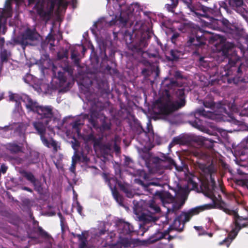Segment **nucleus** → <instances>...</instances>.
Wrapping results in <instances>:
<instances>
[{"label": "nucleus", "mask_w": 248, "mask_h": 248, "mask_svg": "<svg viewBox=\"0 0 248 248\" xmlns=\"http://www.w3.org/2000/svg\"><path fill=\"white\" fill-rule=\"evenodd\" d=\"M17 38V36L13 38L10 41H8L6 42V45H10L12 47H14L16 45H20V43H18L16 41V39Z\"/></svg>", "instance_id": "obj_56"}, {"label": "nucleus", "mask_w": 248, "mask_h": 248, "mask_svg": "<svg viewBox=\"0 0 248 248\" xmlns=\"http://www.w3.org/2000/svg\"><path fill=\"white\" fill-rule=\"evenodd\" d=\"M41 139L42 141V142L43 144L46 146V147H49L50 143L49 142L47 139L45 137V135H43L42 136H40Z\"/></svg>", "instance_id": "obj_57"}, {"label": "nucleus", "mask_w": 248, "mask_h": 248, "mask_svg": "<svg viewBox=\"0 0 248 248\" xmlns=\"http://www.w3.org/2000/svg\"><path fill=\"white\" fill-rule=\"evenodd\" d=\"M175 231L181 232L184 231L185 225L182 223V220L177 216L174 220L172 224Z\"/></svg>", "instance_id": "obj_34"}, {"label": "nucleus", "mask_w": 248, "mask_h": 248, "mask_svg": "<svg viewBox=\"0 0 248 248\" xmlns=\"http://www.w3.org/2000/svg\"><path fill=\"white\" fill-rule=\"evenodd\" d=\"M165 238V236L164 235L163 232L157 231L156 232H155L150 237L149 240L150 242L153 243Z\"/></svg>", "instance_id": "obj_36"}, {"label": "nucleus", "mask_w": 248, "mask_h": 248, "mask_svg": "<svg viewBox=\"0 0 248 248\" xmlns=\"http://www.w3.org/2000/svg\"><path fill=\"white\" fill-rule=\"evenodd\" d=\"M185 91V89L182 88L177 89L175 93V95L177 100L173 102L180 109L184 107L186 104Z\"/></svg>", "instance_id": "obj_20"}, {"label": "nucleus", "mask_w": 248, "mask_h": 248, "mask_svg": "<svg viewBox=\"0 0 248 248\" xmlns=\"http://www.w3.org/2000/svg\"><path fill=\"white\" fill-rule=\"evenodd\" d=\"M40 35L35 29L27 28L22 33L17 35L16 41L20 43L23 49L28 46H34L36 42L39 41Z\"/></svg>", "instance_id": "obj_8"}, {"label": "nucleus", "mask_w": 248, "mask_h": 248, "mask_svg": "<svg viewBox=\"0 0 248 248\" xmlns=\"http://www.w3.org/2000/svg\"><path fill=\"white\" fill-rule=\"evenodd\" d=\"M82 124H83L80 122V120H76L72 124V126L73 129H75L78 133L80 131V126Z\"/></svg>", "instance_id": "obj_50"}, {"label": "nucleus", "mask_w": 248, "mask_h": 248, "mask_svg": "<svg viewBox=\"0 0 248 248\" xmlns=\"http://www.w3.org/2000/svg\"><path fill=\"white\" fill-rule=\"evenodd\" d=\"M117 226L120 231V233L123 234H131L136 230L133 225L130 223L120 220L117 223Z\"/></svg>", "instance_id": "obj_19"}, {"label": "nucleus", "mask_w": 248, "mask_h": 248, "mask_svg": "<svg viewBox=\"0 0 248 248\" xmlns=\"http://www.w3.org/2000/svg\"><path fill=\"white\" fill-rule=\"evenodd\" d=\"M245 67L239 58L229 60L228 63L224 67V71L220 73V80L228 83L237 84L239 82H248L242 77V69Z\"/></svg>", "instance_id": "obj_4"}, {"label": "nucleus", "mask_w": 248, "mask_h": 248, "mask_svg": "<svg viewBox=\"0 0 248 248\" xmlns=\"http://www.w3.org/2000/svg\"><path fill=\"white\" fill-rule=\"evenodd\" d=\"M148 131H145L140 125L139 124L136 127L135 133L138 135V138H141L143 141L149 140V134H153V130H150L148 127Z\"/></svg>", "instance_id": "obj_22"}, {"label": "nucleus", "mask_w": 248, "mask_h": 248, "mask_svg": "<svg viewBox=\"0 0 248 248\" xmlns=\"http://www.w3.org/2000/svg\"><path fill=\"white\" fill-rule=\"evenodd\" d=\"M218 197L220 198V200L217 199L215 195H213L212 197L213 203L201 206L202 210H204L216 208L223 211L226 214L231 215L233 210L228 208V204L222 200L220 195H218Z\"/></svg>", "instance_id": "obj_12"}, {"label": "nucleus", "mask_w": 248, "mask_h": 248, "mask_svg": "<svg viewBox=\"0 0 248 248\" xmlns=\"http://www.w3.org/2000/svg\"><path fill=\"white\" fill-rule=\"evenodd\" d=\"M233 155L236 163L248 170V147L244 143L237 145L234 149Z\"/></svg>", "instance_id": "obj_10"}, {"label": "nucleus", "mask_w": 248, "mask_h": 248, "mask_svg": "<svg viewBox=\"0 0 248 248\" xmlns=\"http://www.w3.org/2000/svg\"><path fill=\"white\" fill-rule=\"evenodd\" d=\"M53 107L50 105H41L36 113L41 120H45L46 125H47L54 118Z\"/></svg>", "instance_id": "obj_13"}, {"label": "nucleus", "mask_w": 248, "mask_h": 248, "mask_svg": "<svg viewBox=\"0 0 248 248\" xmlns=\"http://www.w3.org/2000/svg\"><path fill=\"white\" fill-rule=\"evenodd\" d=\"M71 58L73 61L74 64L77 66H79L80 59L78 58V53H75V51L71 52Z\"/></svg>", "instance_id": "obj_48"}, {"label": "nucleus", "mask_w": 248, "mask_h": 248, "mask_svg": "<svg viewBox=\"0 0 248 248\" xmlns=\"http://www.w3.org/2000/svg\"><path fill=\"white\" fill-rule=\"evenodd\" d=\"M34 186V189L38 192L41 193L43 191V188L40 181L36 179L34 182L32 183Z\"/></svg>", "instance_id": "obj_49"}, {"label": "nucleus", "mask_w": 248, "mask_h": 248, "mask_svg": "<svg viewBox=\"0 0 248 248\" xmlns=\"http://www.w3.org/2000/svg\"><path fill=\"white\" fill-rule=\"evenodd\" d=\"M246 105H245L244 108L239 112V115L240 116H246L248 117V106L246 107Z\"/></svg>", "instance_id": "obj_54"}, {"label": "nucleus", "mask_w": 248, "mask_h": 248, "mask_svg": "<svg viewBox=\"0 0 248 248\" xmlns=\"http://www.w3.org/2000/svg\"><path fill=\"white\" fill-rule=\"evenodd\" d=\"M148 170H171L173 167L176 170H183L182 167H179L174 160L170 157L163 154L162 158L153 156L146 161Z\"/></svg>", "instance_id": "obj_7"}, {"label": "nucleus", "mask_w": 248, "mask_h": 248, "mask_svg": "<svg viewBox=\"0 0 248 248\" xmlns=\"http://www.w3.org/2000/svg\"><path fill=\"white\" fill-rule=\"evenodd\" d=\"M173 230H175V229H174L173 226L172 225V224L171 225H170L169 226V227L165 231H164L163 233H164V235H165V236H167V235H169V233H170V232Z\"/></svg>", "instance_id": "obj_58"}, {"label": "nucleus", "mask_w": 248, "mask_h": 248, "mask_svg": "<svg viewBox=\"0 0 248 248\" xmlns=\"http://www.w3.org/2000/svg\"><path fill=\"white\" fill-rule=\"evenodd\" d=\"M0 51V59L1 64L7 62L9 58L11 56L12 53L10 50L4 48H1Z\"/></svg>", "instance_id": "obj_31"}, {"label": "nucleus", "mask_w": 248, "mask_h": 248, "mask_svg": "<svg viewBox=\"0 0 248 248\" xmlns=\"http://www.w3.org/2000/svg\"><path fill=\"white\" fill-rule=\"evenodd\" d=\"M238 43L241 49H248V35L240 37Z\"/></svg>", "instance_id": "obj_43"}, {"label": "nucleus", "mask_w": 248, "mask_h": 248, "mask_svg": "<svg viewBox=\"0 0 248 248\" xmlns=\"http://www.w3.org/2000/svg\"><path fill=\"white\" fill-rule=\"evenodd\" d=\"M6 149L12 154H17L22 152V146L16 142H12L6 145Z\"/></svg>", "instance_id": "obj_30"}, {"label": "nucleus", "mask_w": 248, "mask_h": 248, "mask_svg": "<svg viewBox=\"0 0 248 248\" xmlns=\"http://www.w3.org/2000/svg\"><path fill=\"white\" fill-rule=\"evenodd\" d=\"M232 233V231L229 233L228 236L225 238L223 241L219 242V245H226L228 248L230 246L232 241L236 237H233V234Z\"/></svg>", "instance_id": "obj_39"}, {"label": "nucleus", "mask_w": 248, "mask_h": 248, "mask_svg": "<svg viewBox=\"0 0 248 248\" xmlns=\"http://www.w3.org/2000/svg\"><path fill=\"white\" fill-rule=\"evenodd\" d=\"M132 163V160L129 157H125L124 164L126 166H128L130 168H132V166L130 165V164Z\"/></svg>", "instance_id": "obj_61"}, {"label": "nucleus", "mask_w": 248, "mask_h": 248, "mask_svg": "<svg viewBox=\"0 0 248 248\" xmlns=\"http://www.w3.org/2000/svg\"><path fill=\"white\" fill-rule=\"evenodd\" d=\"M208 112L203 108L198 109L196 111V114H199V115L206 117L208 116Z\"/></svg>", "instance_id": "obj_53"}, {"label": "nucleus", "mask_w": 248, "mask_h": 248, "mask_svg": "<svg viewBox=\"0 0 248 248\" xmlns=\"http://www.w3.org/2000/svg\"><path fill=\"white\" fill-rule=\"evenodd\" d=\"M157 109L159 114L168 116L180 108L173 101L168 99L165 101H157Z\"/></svg>", "instance_id": "obj_11"}, {"label": "nucleus", "mask_w": 248, "mask_h": 248, "mask_svg": "<svg viewBox=\"0 0 248 248\" xmlns=\"http://www.w3.org/2000/svg\"><path fill=\"white\" fill-rule=\"evenodd\" d=\"M111 124L109 121L106 120V117L103 120L102 124L100 127V129L102 131H105L109 130L111 129Z\"/></svg>", "instance_id": "obj_44"}, {"label": "nucleus", "mask_w": 248, "mask_h": 248, "mask_svg": "<svg viewBox=\"0 0 248 248\" xmlns=\"http://www.w3.org/2000/svg\"><path fill=\"white\" fill-rule=\"evenodd\" d=\"M32 125L40 136L45 135L46 132V125L41 122H34Z\"/></svg>", "instance_id": "obj_32"}, {"label": "nucleus", "mask_w": 248, "mask_h": 248, "mask_svg": "<svg viewBox=\"0 0 248 248\" xmlns=\"http://www.w3.org/2000/svg\"><path fill=\"white\" fill-rule=\"evenodd\" d=\"M164 171H133L130 173L134 175H139L144 180L151 181L147 184H145L140 178H136L134 180L135 182L143 187L145 191H148L150 194L157 196L163 204L165 203L171 202L174 200V197L169 192L164 191H159L157 190H155L153 187L154 186L163 187L166 184L164 180L166 179L165 175L161 176Z\"/></svg>", "instance_id": "obj_2"}, {"label": "nucleus", "mask_w": 248, "mask_h": 248, "mask_svg": "<svg viewBox=\"0 0 248 248\" xmlns=\"http://www.w3.org/2000/svg\"><path fill=\"white\" fill-rule=\"evenodd\" d=\"M28 112L36 114L40 107V104L36 100L32 99L28 95H24L21 98Z\"/></svg>", "instance_id": "obj_17"}, {"label": "nucleus", "mask_w": 248, "mask_h": 248, "mask_svg": "<svg viewBox=\"0 0 248 248\" xmlns=\"http://www.w3.org/2000/svg\"><path fill=\"white\" fill-rule=\"evenodd\" d=\"M118 243L124 248H128L135 244V239L120 236L118 241Z\"/></svg>", "instance_id": "obj_27"}, {"label": "nucleus", "mask_w": 248, "mask_h": 248, "mask_svg": "<svg viewBox=\"0 0 248 248\" xmlns=\"http://www.w3.org/2000/svg\"><path fill=\"white\" fill-rule=\"evenodd\" d=\"M122 171H115V175L112 176L109 173H107L106 171L101 174L111 189L113 198L120 204L123 203V198L118 192L116 186H113L111 185L110 181H113L117 184L120 190L123 192L127 198H132L135 194V191L132 188V185L118 179V175L120 178H122Z\"/></svg>", "instance_id": "obj_3"}, {"label": "nucleus", "mask_w": 248, "mask_h": 248, "mask_svg": "<svg viewBox=\"0 0 248 248\" xmlns=\"http://www.w3.org/2000/svg\"><path fill=\"white\" fill-rule=\"evenodd\" d=\"M36 233L41 238L49 244H51L53 241V238L51 235L45 231L41 226H38L37 227Z\"/></svg>", "instance_id": "obj_24"}, {"label": "nucleus", "mask_w": 248, "mask_h": 248, "mask_svg": "<svg viewBox=\"0 0 248 248\" xmlns=\"http://www.w3.org/2000/svg\"><path fill=\"white\" fill-rule=\"evenodd\" d=\"M64 71L70 75H72L73 73V69L70 66H66L64 67Z\"/></svg>", "instance_id": "obj_62"}, {"label": "nucleus", "mask_w": 248, "mask_h": 248, "mask_svg": "<svg viewBox=\"0 0 248 248\" xmlns=\"http://www.w3.org/2000/svg\"><path fill=\"white\" fill-rule=\"evenodd\" d=\"M76 204H77V211L78 212L80 215H81L82 214V206L80 204V203L78 201H77L76 202Z\"/></svg>", "instance_id": "obj_60"}, {"label": "nucleus", "mask_w": 248, "mask_h": 248, "mask_svg": "<svg viewBox=\"0 0 248 248\" xmlns=\"http://www.w3.org/2000/svg\"><path fill=\"white\" fill-rule=\"evenodd\" d=\"M174 77L176 79H182L183 78V77L181 72L179 71H177L175 72Z\"/></svg>", "instance_id": "obj_63"}, {"label": "nucleus", "mask_w": 248, "mask_h": 248, "mask_svg": "<svg viewBox=\"0 0 248 248\" xmlns=\"http://www.w3.org/2000/svg\"><path fill=\"white\" fill-rule=\"evenodd\" d=\"M79 157L78 155L76 156L75 158L73 157L72 158V166L71 167V170H72L75 169V164L76 163L77 159H79Z\"/></svg>", "instance_id": "obj_59"}, {"label": "nucleus", "mask_w": 248, "mask_h": 248, "mask_svg": "<svg viewBox=\"0 0 248 248\" xmlns=\"http://www.w3.org/2000/svg\"><path fill=\"white\" fill-rule=\"evenodd\" d=\"M137 34L140 35V38L129 45V49L134 53L141 55L146 54L149 58H158L159 56L158 49H152L151 48H150L146 51H143V49L147 46L148 41L151 38L153 32L148 28L144 31H138Z\"/></svg>", "instance_id": "obj_6"}, {"label": "nucleus", "mask_w": 248, "mask_h": 248, "mask_svg": "<svg viewBox=\"0 0 248 248\" xmlns=\"http://www.w3.org/2000/svg\"><path fill=\"white\" fill-rule=\"evenodd\" d=\"M139 221L141 222L139 224L140 229L144 233L148 231L149 227L157 220V218L145 214H142L139 217Z\"/></svg>", "instance_id": "obj_16"}, {"label": "nucleus", "mask_w": 248, "mask_h": 248, "mask_svg": "<svg viewBox=\"0 0 248 248\" xmlns=\"http://www.w3.org/2000/svg\"><path fill=\"white\" fill-rule=\"evenodd\" d=\"M166 81L165 82L164 85L168 90L174 89L175 88L178 87V82L172 78L168 80V83H166Z\"/></svg>", "instance_id": "obj_42"}, {"label": "nucleus", "mask_w": 248, "mask_h": 248, "mask_svg": "<svg viewBox=\"0 0 248 248\" xmlns=\"http://www.w3.org/2000/svg\"><path fill=\"white\" fill-rule=\"evenodd\" d=\"M207 58L205 57H200L197 61V65L202 70L205 71L210 67L209 62L206 60Z\"/></svg>", "instance_id": "obj_35"}, {"label": "nucleus", "mask_w": 248, "mask_h": 248, "mask_svg": "<svg viewBox=\"0 0 248 248\" xmlns=\"http://www.w3.org/2000/svg\"><path fill=\"white\" fill-rule=\"evenodd\" d=\"M233 223L234 228L232 230V234L236 237L238 232L243 228L248 227V216L246 217L240 216L237 214L234 215Z\"/></svg>", "instance_id": "obj_15"}, {"label": "nucleus", "mask_w": 248, "mask_h": 248, "mask_svg": "<svg viewBox=\"0 0 248 248\" xmlns=\"http://www.w3.org/2000/svg\"><path fill=\"white\" fill-rule=\"evenodd\" d=\"M63 0H48L50 2V10H54L55 6L58 5V6H60Z\"/></svg>", "instance_id": "obj_51"}, {"label": "nucleus", "mask_w": 248, "mask_h": 248, "mask_svg": "<svg viewBox=\"0 0 248 248\" xmlns=\"http://www.w3.org/2000/svg\"><path fill=\"white\" fill-rule=\"evenodd\" d=\"M4 13H6L8 17H11L12 15V8L11 0H6L5 2L4 8L2 9Z\"/></svg>", "instance_id": "obj_40"}, {"label": "nucleus", "mask_w": 248, "mask_h": 248, "mask_svg": "<svg viewBox=\"0 0 248 248\" xmlns=\"http://www.w3.org/2000/svg\"><path fill=\"white\" fill-rule=\"evenodd\" d=\"M195 140L199 145L206 148H194L190 150L191 156L196 158L194 164L195 168H199L201 170H231L228 165L223 160L214 156L213 140L202 136L197 137Z\"/></svg>", "instance_id": "obj_1"}, {"label": "nucleus", "mask_w": 248, "mask_h": 248, "mask_svg": "<svg viewBox=\"0 0 248 248\" xmlns=\"http://www.w3.org/2000/svg\"><path fill=\"white\" fill-rule=\"evenodd\" d=\"M203 104L204 107L214 110L215 108H223L220 103L217 105L214 102L213 98L211 97H206L203 101Z\"/></svg>", "instance_id": "obj_26"}, {"label": "nucleus", "mask_w": 248, "mask_h": 248, "mask_svg": "<svg viewBox=\"0 0 248 248\" xmlns=\"http://www.w3.org/2000/svg\"><path fill=\"white\" fill-rule=\"evenodd\" d=\"M226 2L234 10L238 13L242 12V7L244 4L243 0H226Z\"/></svg>", "instance_id": "obj_28"}, {"label": "nucleus", "mask_w": 248, "mask_h": 248, "mask_svg": "<svg viewBox=\"0 0 248 248\" xmlns=\"http://www.w3.org/2000/svg\"><path fill=\"white\" fill-rule=\"evenodd\" d=\"M215 40V36L210 32L199 29L195 37H189L187 44L191 47L195 46L197 48L205 45L206 41L208 40L209 43H212Z\"/></svg>", "instance_id": "obj_9"}, {"label": "nucleus", "mask_w": 248, "mask_h": 248, "mask_svg": "<svg viewBox=\"0 0 248 248\" xmlns=\"http://www.w3.org/2000/svg\"><path fill=\"white\" fill-rule=\"evenodd\" d=\"M177 51L175 50H171L170 51V55L171 57V60L176 61L179 59V56L177 54Z\"/></svg>", "instance_id": "obj_55"}, {"label": "nucleus", "mask_w": 248, "mask_h": 248, "mask_svg": "<svg viewBox=\"0 0 248 248\" xmlns=\"http://www.w3.org/2000/svg\"><path fill=\"white\" fill-rule=\"evenodd\" d=\"M148 211L151 214L158 213L161 211L160 208L155 199L149 201L146 203Z\"/></svg>", "instance_id": "obj_25"}, {"label": "nucleus", "mask_w": 248, "mask_h": 248, "mask_svg": "<svg viewBox=\"0 0 248 248\" xmlns=\"http://www.w3.org/2000/svg\"><path fill=\"white\" fill-rule=\"evenodd\" d=\"M237 174L240 176H244V178L239 179L237 178H233L234 183L240 186H248V174L244 173V171H237Z\"/></svg>", "instance_id": "obj_29"}, {"label": "nucleus", "mask_w": 248, "mask_h": 248, "mask_svg": "<svg viewBox=\"0 0 248 248\" xmlns=\"http://www.w3.org/2000/svg\"><path fill=\"white\" fill-rule=\"evenodd\" d=\"M7 20L0 17V35H4L7 30Z\"/></svg>", "instance_id": "obj_41"}, {"label": "nucleus", "mask_w": 248, "mask_h": 248, "mask_svg": "<svg viewBox=\"0 0 248 248\" xmlns=\"http://www.w3.org/2000/svg\"><path fill=\"white\" fill-rule=\"evenodd\" d=\"M22 175L26 178V179L30 181L31 183L34 182L37 179L34 176L31 172V171H20Z\"/></svg>", "instance_id": "obj_45"}, {"label": "nucleus", "mask_w": 248, "mask_h": 248, "mask_svg": "<svg viewBox=\"0 0 248 248\" xmlns=\"http://www.w3.org/2000/svg\"><path fill=\"white\" fill-rule=\"evenodd\" d=\"M179 36V34L177 32L174 33L171 37V41L172 43L176 41V39Z\"/></svg>", "instance_id": "obj_64"}, {"label": "nucleus", "mask_w": 248, "mask_h": 248, "mask_svg": "<svg viewBox=\"0 0 248 248\" xmlns=\"http://www.w3.org/2000/svg\"><path fill=\"white\" fill-rule=\"evenodd\" d=\"M190 143V139L186 136H177L173 138L172 141L169 145V146H173L176 144L181 145H185Z\"/></svg>", "instance_id": "obj_23"}, {"label": "nucleus", "mask_w": 248, "mask_h": 248, "mask_svg": "<svg viewBox=\"0 0 248 248\" xmlns=\"http://www.w3.org/2000/svg\"><path fill=\"white\" fill-rule=\"evenodd\" d=\"M53 10H50L49 8V10L48 11H46L44 10V6L43 4H41L39 7L36 8V11L37 14L43 18H45L47 16H49L50 15L51 12Z\"/></svg>", "instance_id": "obj_38"}, {"label": "nucleus", "mask_w": 248, "mask_h": 248, "mask_svg": "<svg viewBox=\"0 0 248 248\" xmlns=\"http://www.w3.org/2000/svg\"><path fill=\"white\" fill-rule=\"evenodd\" d=\"M188 8L191 14L200 19L205 18L211 22H214L216 19L213 17L214 10L212 7H208L202 5L195 6L192 5L193 0H182ZM171 3L166 4L165 8L170 12L174 13V9L177 6L179 0H170Z\"/></svg>", "instance_id": "obj_5"}, {"label": "nucleus", "mask_w": 248, "mask_h": 248, "mask_svg": "<svg viewBox=\"0 0 248 248\" xmlns=\"http://www.w3.org/2000/svg\"><path fill=\"white\" fill-rule=\"evenodd\" d=\"M188 197V192L185 189H181L177 193V198L178 202L184 205Z\"/></svg>", "instance_id": "obj_33"}, {"label": "nucleus", "mask_w": 248, "mask_h": 248, "mask_svg": "<svg viewBox=\"0 0 248 248\" xmlns=\"http://www.w3.org/2000/svg\"><path fill=\"white\" fill-rule=\"evenodd\" d=\"M203 211L201 206L192 208L187 212H182L178 216L179 218L182 220V223L185 225L186 222H188L194 215L198 214L200 211Z\"/></svg>", "instance_id": "obj_21"}, {"label": "nucleus", "mask_w": 248, "mask_h": 248, "mask_svg": "<svg viewBox=\"0 0 248 248\" xmlns=\"http://www.w3.org/2000/svg\"><path fill=\"white\" fill-rule=\"evenodd\" d=\"M57 77L61 83H64L66 81V78L62 72H58Z\"/></svg>", "instance_id": "obj_52"}, {"label": "nucleus", "mask_w": 248, "mask_h": 248, "mask_svg": "<svg viewBox=\"0 0 248 248\" xmlns=\"http://www.w3.org/2000/svg\"><path fill=\"white\" fill-rule=\"evenodd\" d=\"M185 175H187L189 173L192 177H188L187 179V182L189 185H192L193 188H196L198 186L197 183L194 181V176L192 173H190V171H184Z\"/></svg>", "instance_id": "obj_46"}, {"label": "nucleus", "mask_w": 248, "mask_h": 248, "mask_svg": "<svg viewBox=\"0 0 248 248\" xmlns=\"http://www.w3.org/2000/svg\"><path fill=\"white\" fill-rule=\"evenodd\" d=\"M204 172L205 171H203ZM209 175L210 181L206 179L201 182V188L202 191L206 192L208 194L212 195L215 190L216 181L214 178V173L216 171H206Z\"/></svg>", "instance_id": "obj_14"}, {"label": "nucleus", "mask_w": 248, "mask_h": 248, "mask_svg": "<svg viewBox=\"0 0 248 248\" xmlns=\"http://www.w3.org/2000/svg\"><path fill=\"white\" fill-rule=\"evenodd\" d=\"M131 16V14L127 12H122L118 17H116V20H112L110 21L109 24L110 26H112L117 24L119 27L122 28L126 27Z\"/></svg>", "instance_id": "obj_18"}, {"label": "nucleus", "mask_w": 248, "mask_h": 248, "mask_svg": "<svg viewBox=\"0 0 248 248\" xmlns=\"http://www.w3.org/2000/svg\"><path fill=\"white\" fill-rule=\"evenodd\" d=\"M72 235L74 238H78V240L80 242V243H82L83 242H84L85 244H87V238L85 236L84 232H82L81 234H76L73 233Z\"/></svg>", "instance_id": "obj_47"}, {"label": "nucleus", "mask_w": 248, "mask_h": 248, "mask_svg": "<svg viewBox=\"0 0 248 248\" xmlns=\"http://www.w3.org/2000/svg\"><path fill=\"white\" fill-rule=\"evenodd\" d=\"M174 201V200H173ZM173 201L171 202H170L169 203H172V204L170 207H167V211L169 213H176L177 211L181 208V207L184 205H181V203H179V202H173ZM168 203H165L164 204H167Z\"/></svg>", "instance_id": "obj_37"}]
</instances>
